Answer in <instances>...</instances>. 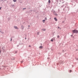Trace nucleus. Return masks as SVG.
<instances>
[{"label": "nucleus", "instance_id": "obj_8", "mask_svg": "<svg viewBox=\"0 0 78 78\" xmlns=\"http://www.w3.org/2000/svg\"><path fill=\"white\" fill-rule=\"evenodd\" d=\"M13 1L14 2H16L17 1V0H13Z\"/></svg>", "mask_w": 78, "mask_h": 78}, {"label": "nucleus", "instance_id": "obj_24", "mask_svg": "<svg viewBox=\"0 0 78 78\" xmlns=\"http://www.w3.org/2000/svg\"><path fill=\"white\" fill-rule=\"evenodd\" d=\"M48 59H49V58H48Z\"/></svg>", "mask_w": 78, "mask_h": 78}, {"label": "nucleus", "instance_id": "obj_13", "mask_svg": "<svg viewBox=\"0 0 78 78\" xmlns=\"http://www.w3.org/2000/svg\"><path fill=\"white\" fill-rule=\"evenodd\" d=\"M21 63L23 62V61H21Z\"/></svg>", "mask_w": 78, "mask_h": 78}, {"label": "nucleus", "instance_id": "obj_22", "mask_svg": "<svg viewBox=\"0 0 78 78\" xmlns=\"http://www.w3.org/2000/svg\"><path fill=\"white\" fill-rule=\"evenodd\" d=\"M29 47H31V46L29 45Z\"/></svg>", "mask_w": 78, "mask_h": 78}, {"label": "nucleus", "instance_id": "obj_4", "mask_svg": "<svg viewBox=\"0 0 78 78\" xmlns=\"http://www.w3.org/2000/svg\"><path fill=\"white\" fill-rule=\"evenodd\" d=\"M39 48H42L43 47L42 46H41L39 47Z\"/></svg>", "mask_w": 78, "mask_h": 78}, {"label": "nucleus", "instance_id": "obj_6", "mask_svg": "<svg viewBox=\"0 0 78 78\" xmlns=\"http://www.w3.org/2000/svg\"><path fill=\"white\" fill-rule=\"evenodd\" d=\"M54 19L55 20V21H57V20H57L56 18H54Z\"/></svg>", "mask_w": 78, "mask_h": 78}, {"label": "nucleus", "instance_id": "obj_26", "mask_svg": "<svg viewBox=\"0 0 78 78\" xmlns=\"http://www.w3.org/2000/svg\"><path fill=\"white\" fill-rule=\"evenodd\" d=\"M2 0V1H3V0Z\"/></svg>", "mask_w": 78, "mask_h": 78}, {"label": "nucleus", "instance_id": "obj_9", "mask_svg": "<svg viewBox=\"0 0 78 78\" xmlns=\"http://www.w3.org/2000/svg\"><path fill=\"white\" fill-rule=\"evenodd\" d=\"M50 2H50V0H49V1H48V3H50Z\"/></svg>", "mask_w": 78, "mask_h": 78}, {"label": "nucleus", "instance_id": "obj_10", "mask_svg": "<svg viewBox=\"0 0 78 78\" xmlns=\"http://www.w3.org/2000/svg\"><path fill=\"white\" fill-rule=\"evenodd\" d=\"M52 39L53 40V41H54V39H55V38H53Z\"/></svg>", "mask_w": 78, "mask_h": 78}, {"label": "nucleus", "instance_id": "obj_18", "mask_svg": "<svg viewBox=\"0 0 78 78\" xmlns=\"http://www.w3.org/2000/svg\"><path fill=\"white\" fill-rule=\"evenodd\" d=\"M45 20H47V18L45 17Z\"/></svg>", "mask_w": 78, "mask_h": 78}, {"label": "nucleus", "instance_id": "obj_14", "mask_svg": "<svg viewBox=\"0 0 78 78\" xmlns=\"http://www.w3.org/2000/svg\"><path fill=\"white\" fill-rule=\"evenodd\" d=\"M57 37H58V38H59V35H58L57 36Z\"/></svg>", "mask_w": 78, "mask_h": 78}, {"label": "nucleus", "instance_id": "obj_19", "mask_svg": "<svg viewBox=\"0 0 78 78\" xmlns=\"http://www.w3.org/2000/svg\"><path fill=\"white\" fill-rule=\"evenodd\" d=\"M39 32H38L37 33V34L38 35H39Z\"/></svg>", "mask_w": 78, "mask_h": 78}, {"label": "nucleus", "instance_id": "obj_2", "mask_svg": "<svg viewBox=\"0 0 78 78\" xmlns=\"http://www.w3.org/2000/svg\"><path fill=\"white\" fill-rule=\"evenodd\" d=\"M54 14L55 15V16H57V14H56V13L55 11L54 12Z\"/></svg>", "mask_w": 78, "mask_h": 78}, {"label": "nucleus", "instance_id": "obj_11", "mask_svg": "<svg viewBox=\"0 0 78 78\" xmlns=\"http://www.w3.org/2000/svg\"><path fill=\"white\" fill-rule=\"evenodd\" d=\"M51 42H53V39H51Z\"/></svg>", "mask_w": 78, "mask_h": 78}, {"label": "nucleus", "instance_id": "obj_5", "mask_svg": "<svg viewBox=\"0 0 78 78\" xmlns=\"http://www.w3.org/2000/svg\"><path fill=\"white\" fill-rule=\"evenodd\" d=\"M14 28H15V29H18V28H17V27L16 26H14Z\"/></svg>", "mask_w": 78, "mask_h": 78}, {"label": "nucleus", "instance_id": "obj_12", "mask_svg": "<svg viewBox=\"0 0 78 78\" xmlns=\"http://www.w3.org/2000/svg\"><path fill=\"white\" fill-rule=\"evenodd\" d=\"M58 28H59L60 30H61V28H60L59 27H58Z\"/></svg>", "mask_w": 78, "mask_h": 78}, {"label": "nucleus", "instance_id": "obj_16", "mask_svg": "<svg viewBox=\"0 0 78 78\" xmlns=\"http://www.w3.org/2000/svg\"><path fill=\"white\" fill-rule=\"evenodd\" d=\"M45 20H43V22H45Z\"/></svg>", "mask_w": 78, "mask_h": 78}, {"label": "nucleus", "instance_id": "obj_15", "mask_svg": "<svg viewBox=\"0 0 78 78\" xmlns=\"http://www.w3.org/2000/svg\"><path fill=\"white\" fill-rule=\"evenodd\" d=\"M69 72H70V73H71V72H72V70H70L69 71Z\"/></svg>", "mask_w": 78, "mask_h": 78}, {"label": "nucleus", "instance_id": "obj_7", "mask_svg": "<svg viewBox=\"0 0 78 78\" xmlns=\"http://www.w3.org/2000/svg\"><path fill=\"white\" fill-rule=\"evenodd\" d=\"M21 27H22V30H23V26H21Z\"/></svg>", "mask_w": 78, "mask_h": 78}, {"label": "nucleus", "instance_id": "obj_1", "mask_svg": "<svg viewBox=\"0 0 78 78\" xmlns=\"http://www.w3.org/2000/svg\"><path fill=\"white\" fill-rule=\"evenodd\" d=\"M73 33H78V31L76 30H73Z\"/></svg>", "mask_w": 78, "mask_h": 78}, {"label": "nucleus", "instance_id": "obj_17", "mask_svg": "<svg viewBox=\"0 0 78 78\" xmlns=\"http://www.w3.org/2000/svg\"><path fill=\"white\" fill-rule=\"evenodd\" d=\"M23 9H26V8H23Z\"/></svg>", "mask_w": 78, "mask_h": 78}, {"label": "nucleus", "instance_id": "obj_23", "mask_svg": "<svg viewBox=\"0 0 78 78\" xmlns=\"http://www.w3.org/2000/svg\"><path fill=\"white\" fill-rule=\"evenodd\" d=\"M1 9V8H0V10Z\"/></svg>", "mask_w": 78, "mask_h": 78}, {"label": "nucleus", "instance_id": "obj_25", "mask_svg": "<svg viewBox=\"0 0 78 78\" xmlns=\"http://www.w3.org/2000/svg\"><path fill=\"white\" fill-rule=\"evenodd\" d=\"M43 23H45V22H44Z\"/></svg>", "mask_w": 78, "mask_h": 78}, {"label": "nucleus", "instance_id": "obj_21", "mask_svg": "<svg viewBox=\"0 0 78 78\" xmlns=\"http://www.w3.org/2000/svg\"><path fill=\"white\" fill-rule=\"evenodd\" d=\"M1 53V51L0 50V53Z\"/></svg>", "mask_w": 78, "mask_h": 78}, {"label": "nucleus", "instance_id": "obj_3", "mask_svg": "<svg viewBox=\"0 0 78 78\" xmlns=\"http://www.w3.org/2000/svg\"><path fill=\"white\" fill-rule=\"evenodd\" d=\"M46 29H43L41 30V31H45Z\"/></svg>", "mask_w": 78, "mask_h": 78}, {"label": "nucleus", "instance_id": "obj_20", "mask_svg": "<svg viewBox=\"0 0 78 78\" xmlns=\"http://www.w3.org/2000/svg\"><path fill=\"white\" fill-rule=\"evenodd\" d=\"M12 41V39H11V41Z\"/></svg>", "mask_w": 78, "mask_h": 78}]
</instances>
